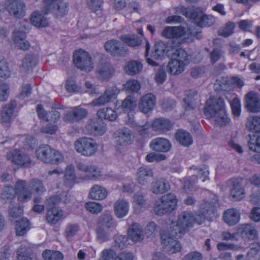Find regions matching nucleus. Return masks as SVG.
<instances>
[{
  "label": "nucleus",
  "mask_w": 260,
  "mask_h": 260,
  "mask_svg": "<svg viewBox=\"0 0 260 260\" xmlns=\"http://www.w3.org/2000/svg\"><path fill=\"white\" fill-rule=\"evenodd\" d=\"M209 117L213 118L216 124L220 126L225 125L228 124L230 119L228 117L225 110L223 111L217 112L214 116H208Z\"/></svg>",
  "instance_id": "603ef678"
},
{
  "label": "nucleus",
  "mask_w": 260,
  "mask_h": 260,
  "mask_svg": "<svg viewBox=\"0 0 260 260\" xmlns=\"http://www.w3.org/2000/svg\"><path fill=\"white\" fill-rule=\"evenodd\" d=\"M230 104L233 115L238 117L241 113V105L239 99L234 98L231 102Z\"/></svg>",
  "instance_id": "774afa93"
},
{
  "label": "nucleus",
  "mask_w": 260,
  "mask_h": 260,
  "mask_svg": "<svg viewBox=\"0 0 260 260\" xmlns=\"http://www.w3.org/2000/svg\"><path fill=\"white\" fill-rule=\"evenodd\" d=\"M153 174V172L150 168L141 167L138 168L136 172V180L140 184L145 185L151 180Z\"/></svg>",
  "instance_id": "bb28decb"
},
{
  "label": "nucleus",
  "mask_w": 260,
  "mask_h": 260,
  "mask_svg": "<svg viewBox=\"0 0 260 260\" xmlns=\"http://www.w3.org/2000/svg\"><path fill=\"white\" fill-rule=\"evenodd\" d=\"M115 70L108 61H102L99 63L95 70V77L100 81L109 80L114 75Z\"/></svg>",
  "instance_id": "ddd939ff"
},
{
  "label": "nucleus",
  "mask_w": 260,
  "mask_h": 260,
  "mask_svg": "<svg viewBox=\"0 0 260 260\" xmlns=\"http://www.w3.org/2000/svg\"><path fill=\"white\" fill-rule=\"evenodd\" d=\"M177 202V197L174 193H167L155 201L153 207L154 211L159 216L171 213L176 208Z\"/></svg>",
  "instance_id": "20e7f679"
},
{
  "label": "nucleus",
  "mask_w": 260,
  "mask_h": 260,
  "mask_svg": "<svg viewBox=\"0 0 260 260\" xmlns=\"http://www.w3.org/2000/svg\"><path fill=\"white\" fill-rule=\"evenodd\" d=\"M98 117L103 120V119L108 120L109 121H114L117 117L116 112L110 108H102L97 112Z\"/></svg>",
  "instance_id": "79ce46f5"
},
{
  "label": "nucleus",
  "mask_w": 260,
  "mask_h": 260,
  "mask_svg": "<svg viewBox=\"0 0 260 260\" xmlns=\"http://www.w3.org/2000/svg\"><path fill=\"white\" fill-rule=\"evenodd\" d=\"M17 253L18 260H31L32 258L31 249L26 246H20Z\"/></svg>",
  "instance_id": "6e6d98bb"
},
{
  "label": "nucleus",
  "mask_w": 260,
  "mask_h": 260,
  "mask_svg": "<svg viewBox=\"0 0 260 260\" xmlns=\"http://www.w3.org/2000/svg\"><path fill=\"white\" fill-rule=\"evenodd\" d=\"M30 20L32 24L37 27H44L48 25L47 19L39 11L34 12L31 14Z\"/></svg>",
  "instance_id": "c03bdc74"
},
{
  "label": "nucleus",
  "mask_w": 260,
  "mask_h": 260,
  "mask_svg": "<svg viewBox=\"0 0 260 260\" xmlns=\"http://www.w3.org/2000/svg\"><path fill=\"white\" fill-rule=\"evenodd\" d=\"M15 190L18 200L26 202L31 199L33 192L41 195L46 191V188L42 181L34 178L28 183L25 180L18 181L15 185Z\"/></svg>",
  "instance_id": "f257e3e1"
},
{
  "label": "nucleus",
  "mask_w": 260,
  "mask_h": 260,
  "mask_svg": "<svg viewBox=\"0 0 260 260\" xmlns=\"http://www.w3.org/2000/svg\"><path fill=\"white\" fill-rule=\"evenodd\" d=\"M129 206V202L127 200L118 199L114 205V212L116 216L118 218L125 216L128 213Z\"/></svg>",
  "instance_id": "c85d7f7f"
},
{
  "label": "nucleus",
  "mask_w": 260,
  "mask_h": 260,
  "mask_svg": "<svg viewBox=\"0 0 260 260\" xmlns=\"http://www.w3.org/2000/svg\"><path fill=\"white\" fill-rule=\"evenodd\" d=\"M143 66L139 61L131 60L127 62L125 67L126 73L129 75H134L139 73L142 69Z\"/></svg>",
  "instance_id": "09e8293b"
},
{
  "label": "nucleus",
  "mask_w": 260,
  "mask_h": 260,
  "mask_svg": "<svg viewBox=\"0 0 260 260\" xmlns=\"http://www.w3.org/2000/svg\"><path fill=\"white\" fill-rule=\"evenodd\" d=\"M205 109L207 116H214L217 112L225 110L224 100L218 96L210 97L206 102Z\"/></svg>",
  "instance_id": "9b49d317"
},
{
  "label": "nucleus",
  "mask_w": 260,
  "mask_h": 260,
  "mask_svg": "<svg viewBox=\"0 0 260 260\" xmlns=\"http://www.w3.org/2000/svg\"><path fill=\"white\" fill-rule=\"evenodd\" d=\"M76 168L79 171L85 173H89L94 177H97L101 175L100 170L94 165H86L81 162H78L77 164Z\"/></svg>",
  "instance_id": "a18cd8bd"
},
{
  "label": "nucleus",
  "mask_w": 260,
  "mask_h": 260,
  "mask_svg": "<svg viewBox=\"0 0 260 260\" xmlns=\"http://www.w3.org/2000/svg\"><path fill=\"white\" fill-rule=\"evenodd\" d=\"M245 107L249 112L256 113L260 111V98L258 93L251 91L244 97Z\"/></svg>",
  "instance_id": "dca6fc26"
},
{
  "label": "nucleus",
  "mask_w": 260,
  "mask_h": 260,
  "mask_svg": "<svg viewBox=\"0 0 260 260\" xmlns=\"http://www.w3.org/2000/svg\"><path fill=\"white\" fill-rule=\"evenodd\" d=\"M127 237L125 236L118 235L115 237L113 247L118 249H122L126 247Z\"/></svg>",
  "instance_id": "0e129e2a"
},
{
  "label": "nucleus",
  "mask_w": 260,
  "mask_h": 260,
  "mask_svg": "<svg viewBox=\"0 0 260 260\" xmlns=\"http://www.w3.org/2000/svg\"><path fill=\"white\" fill-rule=\"evenodd\" d=\"M240 213L236 209H229L224 213V221L230 225L236 224L239 221Z\"/></svg>",
  "instance_id": "473e14b6"
},
{
  "label": "nucleus",
  "mask_w": 260,
  "mask_h": 260,
  "mask_svg": "<svg viewBox=\"0 0 260 260\" xmlns=\"http://www.w3.org/2000/svg\"><path fill=\"white\" fill-rule=\"evenodd\" d=\"M224 52L219 48H214L212 51L210 52L209 58L212 64L215 63L223 55Z\"/></svg>",
  "instance_id": "e2e57ef3"
},
{
  "label": "nucleus",
  "mask_w": 260,
  "mask_h": 260,
  "mask_svg": "<svg viewBox=\"0 0 260 260\" xmlns=\"http://www.w3.org/2000/svg\"><path fill=\"white\" fill-rule=\"evenodd\" d=\"M238 232L244 238L253 240L257 237L255 228L249 224L242 225L238 229Z\"/></svg>",
  "instance_id": "c9c22d12"
},
{
  "label": "nucleus",
  "mask_w": 260,
  "mask_h": 260,
  "mask_svg": "<svg viewBox=\"0 0 260 260\" xmlns=\"http://www.w3.org/2000/svg\"><path fill=\"white\" fill-rule=\"evenodd\" d=\"M80 229V226L78 223H69L67 224L65 231L64 236L68 241H71L78 232Z\"/></svg>",
  "instance_id": "3c124183"
},
{
  "label": "nucleus",
  "mask_w": 260,
  "mask_h": 260,
  "mask_svg": "<svg viewBox=\"0 0 260 260\" xmlns=\"http://www.w3.org/2000/svg\"><path fill=\"white\" fill-rule=\"evenodd\" d=\"M186 32L185 28L182 26H167L161 32L162 37L170 39L168 44L171 45V48H180L179 46L183 42V36Z\"/></svg>",
  "instance_id": "423d86ee"
},
{
  "label": "nucleus",
  "mask_w": 260,
  "mask_h": 260,
  "mask_svg": "<svg viewBox=\"0 0 260 260\" xmlns=\"http://www.w3.org/2000/svg\"><path fill=\"white\" fill-rule=\"evenodd\" d=\"M178 9L183 15L194 21L198 26L209 27L215 22L216 18L213 16L206 14L198 9L180 7Z\"/></svg>",
  "instance_id": "7ed1b4c3"
},
{
  "label": "nucleus",
  "mask_w": 260,
  "mask_h": 260,
  "mask_svg": "<svg viewBox=\"0 0 260 260\" xmlns=\"http://www.w3.org/2000/svg\"><path fill=\"white\" fill-rule=\"evenodd\" d=\"M86 128L91 134L96 135H102L106 131L105 124L99 117L89 120Z\"/></svg>",
  "instance_id": "4be33fe9"
},
{
  "label": "nucleus",
  "mask_w": 260,
  "mask_h": 260,
  "mask_svg": "<svg viewBox=\"0 0 260 260\" xmlns=\"http://www.w3.org/2000/svg\"><path fill=\"white\" fill-rule=\"evenodd\" d=\"M108 192L103 186L99 185H93L90 189V197L93 200H103L107 196Z\"/></svg>",
  "instance_id": "a19ab883"
},
{
  "label": "nucleus",
  "mask_w": 260,
  "mask_h": 260,
  "mask_svg": "<svg viewBox=\"0 0 260 260\" xmlns=\"http://www.w3.org/2000/svg\"><path fill=\"white\" fill-rule=\"evenodd\" d=\"M171 47V45L166 46L162 41L156 42L154 46V50L152 53L151 57L153 59H161V58L166 54L168 49Z\"/></svg>",
  "instance_id": "58836bf2"
},
{
  "label": "nucleus",
  "mask_w": 260,
  "mask_h": 260,
  "mask_svg": "<svg viewBox=\"0 0 260 260\" xmlns=\"http://www.w3.org/2000/svg\"><path fill=\"white\" fill-rule=\"evenodd\" d=\"M124 89L129 92H137L141 88V84L136 80H129L124 85Z\"/></svg>",
  "instance_id": "052dcab7"
},
{
  "label": "nucleus",
  "mask_w": 260,
  "mask_h": 260,
  "mask_svg": "<svg viewBox=\"0 0 260 260\" xmlns=\"http://www.w3.org/2000/svg\"><path fill=\"white\" fill-rule=\"evenodd\" d=\"M76 151L82 155L90 156L96 151V143L92 139L83 137L76 140L74 144Z\"/></svg>",
  "instance_id": "1a4fd4ad"
},
{
  "label": "nucleus",
  "mask_w": 260,
  "mask_h": 260,
  "mask_svg": "<svg viewBox=\"0 0 260 260\" xmlns=\"http://www.w3.org/2000/svg\"><path fill=\"white\" fill-rule=\"evenodd\" d=\"M36 110L40 119L50 123H53V124L57 122L60 118V114L56 110L52 109L47 112L41 104L37 106Z\"/></svg>",
  "instance_id": "412c9836"
},
{
  "label": "nucleus",
  "mask_w": 260,
  "mask_h": 260,
  "mask_svg": "<svg viewBox=\"0 0 260 260\" xmlns=\"http://www.w3.org/2000/svg\"><path fill=\"white\" fill-rule=\"evenodd\" d=\"M151 126L154 131L164 133L171 131L173 128V123L168 119L158 118L153 120Z\"/></svg>",
  "instance_id": "5701e85b"
},
{
  "label": "nucleus",
  "mask_w": 260,
  "mask_h": 260,
  "mask_svg": "<svg viewBox=\"0 0 260 260\" xmlns=\"http://www.w3.org/2000/svg\"><path fill=\"white\" fill-rule=\"evenodd\" d=\"M166 53L170 58L167 67L168 72L173 75L181 74L184 70V62L188 60L186 51L182 48H171L167 50Z\"/></svg>",
  "instance_id": "f03ea898"
},
{
  "label": "nucleus",
  "mask_w": 260,
  "mask_h": 260,
  "mask_svg": "<svg viewBox=\"0 0 260 260\" xmlns=\"http://www.w3.org/2000/svg\"><path fill=\"white\" fill-rule=\"evenodd\" d=\"M187 231L192 227L194 223V215L191 212H183L178 217L177 221Z\"/></svg>",
  "instance_id": "c756f323"
},
{
  "label": "nucleus",
  "mask_w": 260,
  "mask_h": 260,
  "mask_svg": "<svg viewBox=\"0 0 260 260\" xmlns=\"http://www.w3.org/2000/svg\"><path fill=\"white\" fill-rule=\"evenodd\" d=\"M170 189L169 182L164 178H160L151 183V191L156 194H162Z\"/></svg>",
  "instance_id": "7c9ffc66"
},
{
  "label": "nucleus",
  "mask_w": 260,
  "mask_h": 260,
  "mask_svg": "<svg viewBox=\"0 0 260 260\" xmlns=\"http://www.w3.org/2000/svg\"><path fill=\"white\" fill-rule=\"evenodd\" d=\"M151 149L155 151L166 152L170 150L171 144L170 141L164 138H156L150 144Z\"/></svg>",
  "instance_id": "cd10ccee"
},
{
  "label": "nucleus",
  "mask_w": 260,
  "mask_h": 260,
  "mask_svg": "<svg viewBox=\"0 0 260 260\" xmlns=\"http://www.w3.org/2000/svg\"><path fill=\"white\" fill-rule=\"evenodd\" d=\"M186 98L184 99V102L186 104V109L190 110L195 108V104L191 101L198 95V91L196 89H190L186 92Z\"/></svg>",
  "instance_id": "4d7b16f0"
},
{
  "label": "nucleus",
  "mask_w": 260,
  "mask_h": 260,
  "mask_svg": "<svg viewBox=\"0 0 260 260\" xmlns=\"http://www.w3.org/2000/svg\"><path fill=\"white\" fill-rule=\"evenodd\" d=\"M62 216V211L57 208H51L46 213V219L51 224L56 223Z\"/></svg>",
  "instance_id": "ea45409f"
},
{
  "label": "nucleus",
  "mask_w": 260,
  "mask_h": 260,
  "mask_svg": "<svg viewBox=\"0 0 260 260\" xmlns=\"http://www.w3.org/2000/svg\"><path fill=\"white\" fill-rule=\"evenodd\" d=\"M85 207L87 211L92 214H98L101 212L103 209L101 204L93 202L86 203Z\"/></svg>",
  "instance_id": "69168bd1"
},
{
  "label": "nucleus",
  "mask_w": 260,
  "mask_h": 260,
  "mask_svg": "<svg viewBox=\"0 0 260 260\" xmlns=\"http://www.w3.org/2000/svg\"><path fill=\"white\" fill-rule=\"evenodd\" d=\"M36 154L38 159L46 163L57 164L63 160V157L59 152L48 145L40 146L36 150Z\"/></svg>",
  "instance_id": "39448f33"
},
{
  "label": "nucleus",
  "mask_w": 260,
  "mask_h": 260,
  "mask_svg": "<svg viewBox=\"0 0 260 260\" xmlns=\"http://www.w3.org/2000/svg\"><path fill=\"white\" fill-rule=\"evenodd\" d=\"M10 76V71L7 62L3 60H0V78L7 79Z\"/></svg>",
  "instance_id": "338daca9"
},
{
  "label": "nucleus",
  "mask_w": 260,
  "mask_h": 260,
  "mask_svg": "<svg viewBox=\"0 0 260 260\" xmlns=\"http://www.w3.org/2000/svg\"><path fill=\"white\" fill-rule=\"evenodd\" d=\"M42 256L44 260H62L63 257L61 252L49 250H45Z\"/></svg>",
  "instance_id": "13d9d810"
},
{
  "label": "nucleus",
  "mask_w": 260,
  "mask_h": 260,
  "mask_svg": "<svg viewBox=\"0 0 260 260\" xmlns=\"http://www.w3.org/2000/svg\"><path fill=\"white\" fill-rule=\"evenodd\" d=\"M16 105V102L13 100L3 107L1 113V120L3 122L8 123L10 122Z\"/></svg>",
  "instance_id": "72a5a7b5"
},
{
  "label": "nucleus",
  "mask_w": 260,
  "mask_h": 260,
  "mask_svg": "<svg viewBox=\"0 0 260 260\" xmlns=\"http://www.w3.org/2000/svg\"><path fill=\"white\" fill-rule=\"evenodd\" d=\"M155 104V96L151 93H148L144 95L140 99L138 108L141 112L146 114L153 110Z\"/></svg>",
  "instance_id": "aec40b11"
},
{
  "label": "nucleus",
  "mask_w": 260,
  "mask_h": 260,
  "mask_svg": "<svg viewBox=\"0 0 260 260\" xmlns=\"http://www.w3.org/2000/svg\"><path fill=\"white\" fill-rule=\"evenodd\" d=\"M43 3L42 11L45 14L51 13L62 17L68 13V4L64 0H43Z\"/></svg>",
  "instance_id": "0eeeda50"
},
{
  "label": "nucleus",
  "mask_w": 260,
  "mask_h": 260,
  "mask_svg": "<svg viewBox=\"0 0 260 260\" xmlns=\"http://www.w3.org/2000/svg\"><path fill=\"white\" fill-rule=\"evenodd\" d=\"M87 114L86 109L80 106L74 107L65 114L63 120L68 123L77 122L85 118Z\"/></svg>",
  "instance_id": "2eb2a0df"
},
{
  "label": "nucleus",
  "mask_w": 260,
  "mask_h": 260,
  "mask_svg": "<svg viewBox=\"0 0 260 260\" xmlns=\"http://www.w3.org/2000/svg\"><path fill=\"white\" fill-rule=\"evenodd\" d=\"M38 59L32 54H27L22 60L21 71L26 72L31 70L37 64Z\"/></svg>",
  "instance_id": "4c0bfd02"
},
{
  "label": "nucleus",
  "mask_w": 260,
  "mask_h": 260,
  "mask_svg": "<svg viewBox=\"0 0 260 260\" xmlns=\"http://www.w3.org/2000/svg\"><path fill=\"white\" fill-rule=\"evenodd\" d=\"M187 232L182 226L179 225L177 221H172L170 224L168 234H166L172 238H180Z\"/></svg>",
  "instance_id": "e433bc0d"
},
{
  "label": "nucleus",
  "mask_w": 260,
  "mask_h": 260,
  "mask_svg": "<svg viewBox=\"0 0 260 260\" xmlns=\"http://www.w3.org/2000/svg\"><path fill=\"white\" fill-rule=\"evenodd\" d=\"M106 51L111 55L124 57L127 53V49L120 41L112 39L107 41L104 45Z\"/></svg>",
  "instance_id": "4468645a"
},
{
  "label": "nucleus",
  "mask_w": 260,
  "mask_h": 260,
  "mask_svg": "<svg viewBox=\"0 0 260 260\" xmlns=\"http://www.w3.org/2000/svg\"><path fill=\"white\" fill-rule=\"evenodd\" d=\"M177 141L181 145L188 147L192 143V138L191 135L186 131L179 129L175 134Z\"/></svg>",
  "instance_id": "f704fd0d"
},
{
  "label": "nucleus",
  "mask_w": 260,
  "mask_h": 260,
  "mask_svg": "<svg viewBox=\"0 0 260 260\" xmlns=\"http://www.w3.org/2000/svg\"><path fill=\"white\" fill-rule=\"evenodd\" d=\"M161 239L162 244L166 252L172 254L180 251L181 247L180 244L173 238L168 236L166 233L161 234Z\"/></svg>",
  "instance_id": "6ab92c4d"
},
{
  "label": "nucleus",
  "mask_w": 260,
  "mask_h": 260,
  "mask_svg": "<svg viewBox=\"0 0 260 260\" xmlns=\"http://www.w3.org/2000/svg\"><path fill=\"white\" fill-rule=\"evenodd\" d=\"M137 103L135 98L128 95L122 102L121 108L125 112L134 111L136 107Z\"/></svg>",
  "instance_id": "864d4df0"
},
{
  "label": "nucleus",
  "mask_w": 260,
  "mask_h": 260,
  "mask_svg": "<svg viewBox=\"0 0 260 260\" xmlns=\"http://www.w3.org/2000/svg\"><path fill=\"white\" fill-rule=\"evenodd\" d=\"M7 158L12 162L20 166L28 167L31 163L29 157L20 152L17 149L7 153Z\"/></svg>",
  "instance_id": "a211bd4d"
},
{
  "label": "nucleus",
  "mask_w": 260,
  "mask_h": 260,
  "mask_svg": "<svg viewBox=\"0 0 260 260\" xmlns=\"http://www.w3.org/2000/svg\"><path fill=\"white\" fill-rule=\"evenodd\" d=\"M73 61L76 67L82 71L90 72L93 68L91 56L82 50L74 53Z\"/></svg>",
  "instance_id": "9d476101"
},
{
  "label": "nucleus",
  "mask_w": 260,
  "mask_h": 260,
  "mask_svg": "<svg viewBox=\"0 0 260 260\" xmlns=\"http://www.w3.org/2000/svg\"><path fill=\"white\" fill-rule=\"evenodd\" d=\"M25 38V33L22 30L15 29L13 32L12 39L15 44L23 50H28L30 47L29 43Z\"/></svg>",
  "instance_id": "a878e982"
},
{
  "label": "nucleus",
  "mask_w": 260,
  "mask_h": 260,
  "mask_svg": "<svg viewBox=\"0 0 260 260\" xmlns=\"http://www.w3.org/2000/svg\"><path fill=\"white\" fill-rule=\"evenodd\" d=\"M97 226L106 229L115 228L116 224L111 213L105 212L102 214L98 218Z\"/></svg>",
  "instance_id": "2f4dec72"
},
{
  "label": "nucleus",
  "mask_w": 260,
  "mask_h": 260,
  "mask_svg": "<svg viewBox=\"0 0 260 260\" xmlns=\"http://www.w3.org/2000/svg\"><path fill=\"white\" fill-rule=\"evenodd\" d=\"M29 229V222L26 218H22L16 221L15 230L17 236H23Z\"/></svg>",
  "instance_id": "49530a36"
},
{
  "label": "nucleus",
  "mask_w": 260,
  "mask_h": 260,
  "mask_svg": "<svg viewBox=\"0 0 260 260\" xmlns=\"http://www.w3.org/2000/svg\"><path fill=\"white\" fill-rule=\"evenodd\" d=\"M235 26L234 23L228 22L224 27L219 29L218 34L219 36L228 37L233 33Z\"/></svg>",
  "instance_id": "bf43d9fd"
},
{
  "label": "nucleus",
  "mask_w": 260,
  "mask_h": 260,
  "mask_svg": "<svg viewBox=\"0 0 260 260\" xmlns=\"http://www.w3.org/2000/svg\"><path fill=\"white\" fill-rule=\"evenodd\" d=\"M133 204L137 208L144 207L146 204L145 194L141 191L137 192L133 196Z\"/></svg>",
  "instance_id": "680f3d73"
},
{
  "label": "nucleus",
  "mask_w": 260,
  "mask_h": 260,
  "mask_svg": "<svg viewBox=\"0 0 260 260\" xmlns=\"http://www.w3.org/2000/svg\"><path fill=\"white\" fill-rule=\"evenodd\" d=\"M133 140L134 136L132 131L124 127L118 131L116 142L119 145L126 146L131 144Z\"/></svg>",
  "instance_id": "393cba45"
},
{
  "label": "nucleus",
  "mask_w": 260,
  "mask_h": 260,
  "mask_svg": "<svg viewBox=\"0 0 260 260\" xmlns=\"http://www.w3.org/2000/svg\"><path fill=\"white\" fill-rule=\"evenodd\" d=\"M128 237L135 243L140 242L144 239V231L141 225L138 223H134L128 228Z\"/></svg>",
  "instance_id": "b1692460"
},
{
  "label": "nucleus",
  "mask_w": 260,
  "mask_h": 260,
  "mask_svg": "<svg viewBox=\"0 0 260 260\" xmlns=\"http://www.w3.org/2000/svg\"><path fill=\"white\" fill-rule=\"evenodd\" d=\"M241 182V179L239 178H233L229 182L231 188L230 196L233 201H240L244 198L245 192Z\"/></svg>",
  "instance_id": "f3484780"
},
{
  "label": "nucleus",
  "mask_w": 260,
  "mask_h": 260,
  "mask_svg": "<svg viewBox=\"0 0 260 260\" xmlns=\"http://www.w3.org/2000/svg\"><path fill=\"white\" fill-rule=\"evenodd\" d=\"M5 8L11 16L21 18L25 15V6L22 0H6Z\"/></svg>",
  "instance_id": "f8f14e48"
},
{
  "label": "nucleus",
  "mask_w": 260,
  "mask_h": 260,
  "mask_svg": "<svg viewBox=\"0 0 260 260\" xmlns=\"http://www.w3.org/2000/svg\"><path fill=\"white\" fill-rule=\"evenodd\" d=\"M249 137L250 139L248 142V145L250 150L260 153V136L249 135Z\"/></svg>",
  "instance_id": "5fc2aeb1"
},
{
  "label": "nucleus",
  "mask_w": 260,
  "mask_h": 260,
  "mask_svg": "<svg viewBox=\"0 0 260 260\" xmlns=\"http://www.w3.org/2000/svg\"><path fill=\"white\" fill-rule=\"evenodd\" d=\"M75 178L74 167L71 165L68 166L64 173V184L67 186H72L74 184Z\"/></svg>",
  "instance_id": "8fccbe9b"
},
{
  "label": "nucleus",
  "mask_w": 260,
  "mask_h": 260,
  "mask_svg": "<svg viewBox=\"0 0 260 260\" xmlns=\"http://www.w3.org/2000/svg\"><path fill=\"white\" fill-rule=\"evenodd\" d=\"M120 40L129 47H135L140 46L142 39L136 34L123 35L120 36Z\"/></svg>",
  "instance_id": "37998d69"
},
{
  "label": "nucleus",
  "mask_w": 260,
  "mask_h": 260,
  "mask_svg": "<svg viewBox=\"0 0 260 260\" xmlns=\"http://www.w3.org/2000/svg\"><path fill=\"white\" fill-rule=\"evenodd\" d=\"M247 129L251 132L260 133V117L250 116L248 118L246 124Z\"/></svg>",
  "instance_id": "de8ad7c7"
},
{
  "label": "nucleus",
  "mask_w": 260,
  "mask_h": 260,
  "mask_svg": "<svg viewBox=\"0 0 260 260\" xmlns=\"http://www.w3.org/2000/svg\"><path fill=\"white\" fill-rule=\"evenodd\" d=\"M217 199L214 196L213 201H207L201 205V210L194 216V222L201 224L206 219L210 220L215 216V205L217 204Z\"/></svg>",
  "instance_id": "6e6552de"
}]
</instances>
